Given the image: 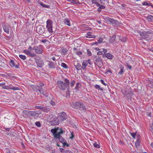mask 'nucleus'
I'll return each instance as SVG.
<instances>
[{
    "mask_svg": "<svg viewBox=\"0 0 153 153\" xmlns=\"http://www.w3.org/2000/svg\"><path fill=\"white\" fill-rule=\"evenodd\" d=\"M95 88L96 89H97L98 90H100L102 91L103 90V88H101L100 86L96 84L95 85Z\"/></svg>",
    "mask_w": 153,
    "mask_h": 153,
    "instance_id": "obj_39",
    "label": "nucleus"
},
{
    "mask_svg": "<svg viewBox=\"0 0 153 153\" xmlns=\"http://www.w3.org/2000/svg\"><path fill=\"white\" fill-rule=\"evenodd\" d=\"M135 144L136 146H138L140 145V143L138 141V140H137V141L135 143Z\"/></svg>",
    "mask_w": 153,
    "mask_h": 153,
    "instance_id": "obj_55",
    "label": "nucleus"
},
{
    "mask_svg": "<svg viewBox=\"0 0 153 153\" xmlns=\"http://www.w3.org/2000/svg\"><path fill=\"white\" fill-rule=\"evenodd\" d=\"M147 19L149 22H153V15H149L147 17Z\"/></svg>",
    "mask_w": 153,
    "mask_h": 153,
    "instance_id": "obj_30",
    "label": "nucleus"
},
{
    "mask_svg": "<svg viewBox=\"0 0 153 153\" xmlns=\"http://www.w3.org/2000/svg\"><path fill=\"white\" fill-rule=\"evenodd\" d=\"M61 134H59V135L58 136H57L56 137H55V138L56 139H58L60 142L63 143L65 141V139L62 137V136H60Z\"/></svg>",
    "mask_w": 153,
    "mask_h": 153,
    "instance_id": "obj_24",
    "label": "nucleus"
},
{
    "mask_svg": "<svg viewBox=\"0 0 153 153\" xmlns=\"http://www.w3.org/2000/svg\"><path fill=\"white\" fill-rule=\"evenodd\" d=\"M117 36L113 35L110 38L109 41L110 42H113L115 40Z\"/></svg>",
    "mask_w": 153,
    "mask_h": 153,
    "instance_id": "obj_25",
    "label": "nucleus"
},
{
    "mask_svg": "<svg viewBox=\"0 0 153 153\" xmlns=\"http://www.w3.org/2000/svg\"><path fill=\"white\" fill-rule=\"evenodd\" d=\"M92 34V33L88 32L86 34V37L89 38H95L96 37V36L95 35H93Z\"/></svg>",
    "mask_w": 153,
    "mask_h": 153,
    "instance_id": "obj_21",
    "label": "nucleus"
},
{
    "mask_svg": "<svg viewBox=\"0 0 153 153\" xmlns=\"http://www.w3.org/2000/svg\"><path fill=\"white\" fill-rule=\"evenodd\" d=\"M41 108L42 110L46 113L50 111V109L49 108H46L42 106Z\"/></svg>",
    "mask_w": 153,
    "mask_h": 153,
    "instance_id": "obj_32",
    "label": "nucleus"
},
{
    "mask_svg": "<svg viewBox=\"0 0 153 153\" xmlns=\"http://www.w3.org/2000/svg\"><path fill=\"white\" fill-rule=\"evenodd\" d=\"M81 86V85L80 83L79 82L77 83L76 84L75 87L74 88V90L77 91H79V88H80Z\"/></svg>",
    "mask_w": 153,
    "mask_h": 153,
    "instance_id": "obj_23",
    "label": "nucleus"
},
{
    "mask_svg": "<svg viewBox=\"0 0 153 153\" xmlns=\"http://www.w3.org/2000/svg\"><path fill=\"white\" fill-rule=\"evenodd\" d=\"M9 64L10 66L11 67H15L16 68H19L18 66L17 65H15L14 61L13 60H11L9 62Z\"/></svg>",
    "mask_w": 153,
    "mask_h": 153,
    "instance_id": "obj_22",
    "label": "nucleus"
},
{
    "mask_svg": "<svg viewBox=\"0 0 153 153\" xmlns=\"http://www.w3.org/2000/svg\"><path fill=\"white\" fill-rule=\"evenodd\" d=\"M97 54L98 55H101L102 54V52L101 51H99L97 52Z\"/></svg>",
    "mask_w": 153,
    "mask_h": 153,
    "instance_id": "obj_63",
    "label": "nucleus"
},
{
    "mask_svg": "<svg viewBox=\"0 0 153 153\" xmlns=\"http://www.w3.org/2000/svg\"><path fill=\"white\" fill-rule=\"evenodd\" d=\"M93 146L96 148H99L100 147V143H97L96 142H95L93 144Z\"/></svg>",
    "mask_w": 153,
    "mask_h": 153,
    "instance_id": "obj_41",
    "label": "nucleus"
},
{
    "mask_svg": "<svg viewBox=\"0 0 153 153\" xmlns=\"http://www.w3.org/2000/svg\"><path fill=\"white\" fill-rule=\"evenodd\" d=\"M138 32L142 36V38L144 39L147 40H148L152 37V35L153 34V32L151 31H144L143 32H140V30H138Z\"/></svg>",
    "mask_w": 153,
    "mask_h": 153,
    "instance_id": "obj_2",
    "label": "nucleus"
},
{
    "mask_svg": "<svg viewBox=\"0 0 153 153\" xmlns=\"http://www.w3.org/2000/svg\"><path fill=\"white\" fill-rule=\"evenodd\" d=\"M95 62L96 63H97V64L98 65H101L102 64V60L100 59V57L98 56L96 57V59H95Z\"/></svg>",
    "mask_w": 153,
    "mask_h": 153,
    "instance_id": "obj_19",
    "label": "nucleus"
},
{
    "mask_svg": "<svg viewBox=\"0 0 153 153\" xmlns=\"http://www.w3.org/2000/svg\"><path fill=\"white\" fill-rule=\"evenodd\" d=\"M105 20L110 22V24L113 25L114 26H116L119 25V24L117 20L109 18L108 17H105Z\"/></svg>",
    "mask_w": 153,
    "mask_h": 153,
    "instance_id": "obj_7",
    "label": "nucleus"
},
{
    "mask_svg": "<svg viewBox=\"0 0 153 153\" xmlns=\"http://www.w3.org/2000/svg\"><path fill=\"white\" fill-rule=\"evenodd\" d=\"M148 85L152 88H153V79H150L148 82Z\"/></svg>",
    "mask_w": 153,
    "mask_h": 153,
    "instance_id": "obj_28",
    "label": "nucleus"
},
{
    "mask_svg": "<svg viewBox=\"0 0 153 153\" xmlns=\"http://www.w3.org/2000/svg\"><path fill=\"white\" fill-rule=\"evenodd\" d=\"M47 120L52 125H57L59 124V121L57 117L53 114L49 115L47 117Z\"/></svg>",
    "mask_w": 153,
    "mask_h": 153,
    "instance_id": "obj_1",
    "label": "nucleus"
},
{
    "mask_svg": "<svg viewBox=\"0 0 153 153\" xmlns=\"http://www.w3.org/2000/svg\"><path fill=\"white\" fill-rule=\"evenodd\" d=\"M35 125L38 127H40L41 126V124L40 123L39 121H36L35 123Z\"/></svg>",
    "mask_w": 153,
    "mask_h": 153,
    "instance_id": "obj_53",
    "label": "nucleus"
},
{
    "mask_svg": "<svg viewBox=\"0 0 153 153\" xmlns=\"http://www.w3.org/2000/svg\"><path fill=\"white\" fill-rule=\"evenodd\" d=\"M88 65V62L87 61H84L82 63V69H85Z\"/></svg>",
    "mask_w": 153,
    "mask_h": 153,
    "instance_id": "obj_33",
    "label": "nucleus"
},
{
    "mask_svg": "<svg viewBox=\"0 0 153 153\" xmlns=\"http://www.w3.org/2000/svg\"><path fill=\"white\" fill-rule=\"evenodd\" d=\"M98 7H99L101 9V10L102 9H104L105 8V7L102 5H101L100 4V6H98Z\"/></svg>",
    "mask_w": 153,
    "mask_h": 153,
    "instance_id": "obj_54",
    "label": "nucleus"
},
{
    "mask_svg": "<svg viewBox=\"0 0 153 153\" xmlns=\"http://www.w3.org/2000/svg\"><path fill=\"white\" fill-rule=\"evenodd\" d=\"M100 81L102 84L103 85H104L106 86L107 84L106 83H105L104 81L103 80L101 79L100 80Z\"/></svg>",
    "mask_w": 153,
    "mask_h": 153,
    "instance_id": "obj_58",
    "label": "nucleus"
},
{
    "mask_svg": "<svg viewBox=\"0 0 153 153\" xmlns=\"http://www.w3.org/2000/svg\"><path fill=\"white\" fill-rule=\"evenodd\" d=\"M6 149L7 150V152L6 153H12L10 151V149L8 148H7Z\"/></svg>",
    "mask_w": 153,
    "mask_h": 153,
    "instance_id": "obj_64",
    "label": "nucleus"
},
{
    "mask_svg": "<svg viewBox=\"0 0 153 153\" xmlns=\"http://www.w3.org/2000/svg\"><path fill=\"white\" fill-rule=\"evenodd\" d=\"M76 55H78L79 57H81L82 53L81 51H78L76 53Z\"/></svg>",
    "mask_w": 153,
    "mask_h": 153,
    "instance_id": "obj_49",
    "label": "nucleus"
},
{
    "mask_svg": "<svg viewBox=\"0 0 153 153\" xmlns=\"http://www.w3.org/2000/svg\"><path fill=\"white\" fill-rule=\"evenodd\" d=\"M52 24V22L51 19H49L46 21V28L50 33H51L53 32Z\"/></svg>",
    "mask_w": 153,
    "mask_h": 153,
    "instance_id": "obj_5",
    "label": "nucleus"
},
{
    "mask_svg": "<svg viewBox=\"0 0 153 153\" xmlns=\"http://www.w3.org/2000/svg\"><path fill=\"white\" fill-rule=\"evenodd\" d=\"M102 40H103L101 38H99L97 40L98 42H96L94 43L95 44H97L98 43H99L100 44L102 42Z\"/></svg>",
    "mask_w": 153,
    "mask_h": 153,
    "instance_id": "obj_47",
    "label": "nucleus"
},
{
    "mask_svg": "<svg viewBox=\"0 0 153 153\" xmlns=\"http://www.w3.org/2000/svg\"><path fill=\"white\" fill-rule=\"evenodd\" d=\"M80 27L81 28H84V27H85V29H82V30L83 31L86 30H91V27H88L87 25L84 24L82 25H81Z\"/></svg>",
    "mask_w": 153,
    "mask_h": 153,
    "instance_id": "obj_20",
    "label": "nucleus"
},
{
    "mask_svg": "<svg viewBox=\"0 0 153 153\" xmlns=\"http://www.w3.org/2000/svg\"><path fill=\"white\" fill-rule=\"evenodd\" d=\"M87 54L89 56H91L92 54L91 51L89 50H87Z\"/></svg>",
    "mask_w": 153,
    "mask_h": 153,
    "instance_id": "obj_51",
    "label": "nucleus"
},
{
    "mask_svg": "<svg viewBox=\"0 0 153 153\" xmlns=\"http://www.w3.org/2000/svg\"><path fill=\"white\" fill-rule=\"evenodd\" d=\"M61 65L62 67L65 69H67L68 68V65L65 63L64 62L61 63Z\"/></svg>",
    "mask_w": 153,
    "mask_h": 153,
    "instance_id": "obj_42",
    "label": "nucleus"
},
{
    "mask_svg": "<svg viewBox=\"0 0 153 153\" xmlns=\"http://www.w3.org/2000/svg\"><path fill=\"white\" fill-rule=\"evenodd\" d=\"M67 51L68 50L66 48H62L61 49V53L62 54L65 55Z\"/></svg>",
    "mask_w": 153,
    "mask_h": 153,
    "instance_id": "obj_36",
    "label": "nucleus"
},
{
    "mask_svg": "<svg viewBox=\"0 0 153 153\" xmlns=\"http://www.w3.org/2000/svg\"><path fill=\"white\" fill-rule=\"evenodd\" d=\"M120 71L118 72V74L120 75H122L124 72L123 70L124 68V67L123 65H120Z\"/></svg>",
    "mask_w": 153,
    "mask_h": 153,
    "instance_id": "obj_27",
    "label": "nucleus"
},
{
    "mask_svg": "<svg viewBox=\"0 0 153 153\" xmlns=\"http://www.w3.org/2000/svg\"><path fill=\"white\" fill-rule=\"evenodd\" d=\"M151 125H152L151 126H150V130L151 131H152L153 130V122L152 123Z\"/></svg>",
    "mask_w": 153,
    "mask_h": 153,
    "instance_id": "obj_62",
    "label": "nucleus"
},
{
    "mask_svg": "<svg viewBox=\"0 0 153 153\" xmlns=\"http://www.w3.org/2000/svg\"><path fill=\"white\" fill-rule=\"evenodd\" d=\"M75 66L77 70H78L80 69L81 67L80 64L79 63H77L76 65H75Z\"/></svg>",
    "mask_w": 153,
    "mask_h": 153,
    "instance_id": "obj_37",
    "label": "nucleus"
},
{
    "mask_svg": "<svg viewBox=\"0 0 153 153\" xmlns=\"http://www.w3.org/2000/svg\"><path fill=\"white\" fill-rule=\"evenodd\" d=\"M92 3L93 4H95L97 7L100 6L99 1H98V0H92Z\"/></svg>",
    "mask_w": 153,
    "mask_h": 153,
    "instance_id": "obj_31",
    "label": "nucleus"
},
{
    "mask_svg": "<svg viewBox=\"0 0 153 153\" xmlns=\"http://www.w3.org/2000/svg\"><path fill=\"white\" fill-rule=\"evenodd\" d=\"M51 131L53 134L54 138L58 136L59 134H62L63 133L62 129L59 128L58 127L57 128L52 129Z\"/></svg>",
    "mask_w": 153,
    "mask_h": 153,
    "instance_id": "obj_4",
    "label": "nucleus"
},
{
    "mask_svg": "<svg viewBox=\"0 0 153 153\" xmlns=\"http://www.w3.org/2000/svg\"><path fill=\"white\" fill-rule=\"evenodd\" d=\"M2 88L5 89L9 90L10 89V87L7 86L3 85L2 86Z\"/></svg>",
    "mask_w": 153,
    "mask_h": 153,
    "instance_id": "obj_52",
    "label": "nucleus"
},
{
    "mask_svg": "<svg viewBox=\"0 0 153 153\" xmlns=\"http://www.w3.org/2000/svg\"><path fill=\"white\" fill-rule=\"evenodd\" d=\"M39 92L46 97H47L48 96V93L46 91L43 90L42 87L41 89L39 91Z\"/></svg>",
    "mask_w": 153,
    "mask_h": 153,
    "instance_id": "obj_16",
    "label": "nucleus"
},
{
    "mask_svg": "<svg viewBox=\"0 0 153 153\" xmlns=\"http://www.w3.org/2000/svg\"><path fill=\"white\" fill-rule=\"evenodd\" d=\"M64 81L66 83V84L67 85V86L69 87L70 83L69 80L65 78L64 79Z\"/></svg>",
    "mask_w": 153,
    "mask_h": 153,
    "instance_id": "obj_43",
    "label": "nucleus"
},
{
    "mask_svg": "<svg viewBox=\"0 0 153 153\" xmlns=\"http://www.w3.org/2000/svg\"><path fill=\"white\" fill-rule=\"evenodd\" d=\"M71 136L70 137V138L71 139H73L74 137L73 132H71Z\"/></svg>",
    "mask_w": 153,
    "mask_h": 153,
    "instance_id": "obj_60",
    "label": "nucleus"
},
{
    "mask_svg": "<svg viewBox=\"0 0 153 153\" xmlns=\"http://www.w3.org/2000/svg\"><path fill=\"white\" fill-rule=\"evenodd\" d=\"M2 26L4 31L5 32L9 33V25L7 24L3 23L2 24Z\"/></svg>",
    "mask_w": 153,
    "mask_h": 153,
    "instance_id": "obj_12",
    "label": "nucleus"
},
{
    "mask_svg": "<svg viewBox=\"0 0 153 153\" xmlns=\"http://www.w3.org/2000/svg\"><path fill=\"white\" fill-rule=\"evenodd\" d=\"M64 23L65 24L68 26H71L70 21L68 19H65L64 21Z\"/></svg>",
    "mask_w": 153,
    "mask_h": 153,
    "instance_id": "obj_29",
    "label": "nucleus"
},
{
    "mask_svg": "<svg viewBox=\"0 0 153 153\" xmlns=\"http://www.w3.org/2000/svg\"><path fill=\"white\" fill-rule=\"evenodd\" d=\"M57 85L58 87L62 90H65L67 88V85L64 82L60 81H58Z\"/></svg>",
    "mask_w": 153,
    "mask_h": 153,
    "instance_id": "obj_9",
    "label": "nucleus"
},
{
    "mask_svg": "<svg viewBox=\"0 0 153 153\" xmlns=\"http://www.w3.org/2000/svg\"><path fill=\"white\" fill-rule=\"evenodd\" d=\"M143 5L150 6L151 7L153 6L150 3H148L146 2H145L142 4Z\"/></svg>",
    "mask_w": 153,
    "mask_h": 153,
    "instance_id": "obj_38",
    "label": "nucleus"
},
{
    "mask_svg": "<svg viewBox=\"0 0 153 153\" xmlns=\"http://www.w3.org/2000/svg\"><path fill=\"white\" fill-rule=\"evenodd\" d=\"M33 50L37 54H41L43 53L42 46L41 45L34 46L33 48Z\"/></svg>",
    "mask_w": 153,
    "mask_h": 153,
    "instance_id": "obj_10",
    "label": "nucleus"
},
{
    "mask_svg": "<svg viewBox=\"0 0 153 153\" xmlns=\"http://www.w3.org/2000/svg\"><path fill=\"white\" fill-rule=\"evenodd\" d=\"M64 149L62 148H61L60 149V150L61 152H63V153H68V152H69L67 150H65L63 151Z\"/></svg>",
    "mask_w": 153,
    "mask_h": 153,
    "instance_id": "obj_50",
    "label": "nucleus"
},
{
    "mask_svg": "<svg viewBox=\"0 0 153 153\" xmlns=\"http://www.w3.org/2000/svg\"><path fill=\"white\" fill-rule=\"evenodd\" d=\"M31 87L34 91L39 92V91L41 89L42 86L37 85H32Z\"/></svg>",
    "mask_w": 153,
    "mask_h": 153,
    "instance_id": "obj_14",
    "label": "nucleus"
},
{
    "mask_svg": "<svg viewBox=\"0 0 153 153\" xmlns=\"http://www.w3.org/2000/svg\"><path fill=\"white\" fill-rule=\"evenodd\" d=\"M48 68L50 69H53L55 68L54 63L52 61H48Z\"/></svg>",
    "mask_w": 153,
    "mask_h": 153,
    "instance_id": "obj_17",
    "label": "nucleus"
},
{
    "mask_svg": "<svg viewBox=\"0 0 153 153\" xmlns=\"http://www.w3.org/2000/svg\"><path fill=\"white\" fill-rule=\"evenodd\" d=\"M63 143L64 146H66L68 147L69 146V145L66 142H65V141L63 142Z\"/></svg>",
    "mask_w": 153,
    "mask_h": 153,
    "instance_id": "obj_56",
    "label": "nucleus"
},
{
    "mask_svg": "<svg viewBox=\"0 0 153 153\" xmlns=\"http://www.w3.org/2000/svg\"><path fill=\"white\" fill-rule=\"evenodd\" d=\"M122 93L124 95H126L128 94V92L125 90H123Z\"/></svg>",
    "mask_w": 153,
    "mask_h": 153,
    "instance_id": "obj_57",
    "label": "nucleus"
},
{
    "mask_svg": "<svg viewBox=\"0 0 153 153\" xmlns=\"http://www.w3.org/2000/svg\"><path fill=\"white\" fill-rule=\"evenodd\" d=\"M35 62L38 67L42 68L44 65V62L42 58L40 57H36L35 58Z\"/></svg>",
    "mask_w": 153,
    "mask_h": 153,
    "instance_id": "obj_6",
    "label": "nucleus"
},
{
    "mask_svg": "<svg viewBox=\"0 0 153 153\" xmlns=\"http://www.w3.org/2000/svg\"><path fill=\"white\" fill-rule=\"evenodd\" d=\"M20 89V88L18 87L13 86L12 87H10V89H11L13 90H19Z\"/></svg>",
    "mask_w": 153,
    "mask_h": 153,
    "instance_id": "obj_40",
    "label": "nucleus"
},
{
    "mask_svg": "<svg viewBox=\"0 0 153 153\" xmlns=\"http://www.w3.org/2000/svg\"><path fill=\"white\" fill-rule=\"evenodd\" d=\"M75 81L74 80H72L70 83L71 86L72 87H73L75 84Z\"/></svg>",
    "mask_w": 153,
    "mask_h": 153,
    "instance_id": "obj_48",
    "label": "nucleus"
},
{
    "mask_svg": "<svg viewBox=\"0 0 153 153\" xmlns=\"http://www.w3.org/2000/svg\"><path fill=\"white\" fill-rule=\"evenodd\" d=\"M31 50H33V48H32L31 46H29L28 48V50H24L23 51V52L31 57L35 56H36V54L34 53H32L30 51Z\"/></svg>",
    "mask_w": 153,
    "mask_h": 153,
    "instance_id": "obj_8",
    "label": "nucleus"
},
{
    "mask_svg": "<svg viewBox=\"0 0 153 153\" xmlns=\"http://www.w3.org/2000/svg\"><path fill=\"white\" fill-rule=\"evenodd\" d=\"M67 1L73 4H76L77 0H67Z\"/></svg>",
    "mask_w": 153,
    "mask_h": 153,
    "instance_id": "obj_45",
    "label": "nucleus"
},
{
    "mask_svg": "<svg viewBox=\"0 0 153 153\" xmlns=\"http://www.w3.org/2000/svg\"><path fill=\"white\" fill-rule=\"evenodd\" d=\"M102 56L103 58L106 57L108 59H112L114 57L113 55L110 53L103 54Z\"/></svg>",
    "mask_w": 153,
    "mask_h": 153,
    "instance_id": "obj_15",
    "label": "nucleus"
},
{
    "mask_svg": "<svg viewBox=\"0 0 153 153\" xmlns=\"http://www.w3.org/2000/svg\"><path fill=\"white\" fill-rule=\"evenodd\" d=\"M130 134L133 138H134V139L135 138V137L136 135V132H135V133L130 132Z\"/></svg>",
    "mask_w": 153,
    "mask_h": 153,
    "instance_id": "obj_46",
    "label": "nucleus"
},
{
    "mask_svg": "<svg viewBox=\"0 0 153 153\" xmlns=\"http://www.w3.org/2000/svg\"><path fill=\"white\" fill-rule=\"evenodd\" d=\"M31 116L33 117H37L40 114L41 112L38 111H31Z\"/></svg>",
    "mask_w": 153,
    "mask_h": 153,
    "instance_id": "obj_18",
    "label": "nucleus"
},
{
    "mask_svg": "<svg viewBox=\"0 0 153 153\" xmlns=\"http://www.w3.org/2000/svg\"><path fill=\"white\" fill-rule=\"evenodd\" d=\"M42 106H36L35 107L37 109H39L41 110Z\"/></svg>",
    "mask_w": 153,
    "mask_h": 153,
    "instance_id": "obj_61",
    "label": "nucleus"
},
{
    "mask_svg": "<svg viewBox=\"0 0 153 153\" xmlns=\"http://www.w3.org/2000/svg\"><path fill=\"white\" fill-rule=\"evenodd\" d=\"M117 36L119 38V40L123 42H125L126 41V39L125 37H123L121 36L118 35H117Z\"/></svg>",
    "mask_w": 153,
    "mask_h": 153,
    "instance_id": "obj_26",
    "label": "nucleus"
},
{
    "mask_svg": "<svg viewBox=\"0 0 153 153\" xmlns=\"http://www.w3.org/2000/svg\"><path fill=\"white\" fill-rule=\"evenodd\" d=\"M19 56L21 59H22L23 60H25L26 59V57L25 55H19Z\"/></svg>",
    "mask_w": 153,
    "mask_h": 153,
    "instance_id": "obj_44",
    "label": "nucleus"
},
{
    "mask_svg": "<svg viewBox=\"0 0 153 153\" xmlns=\"http://www.w3.org/2000/svg\"><path fill=\"white\" fill-rule=\"evenodd\" d=\"M31 111L24 110L22 113L23 116L24 117L31 116Z\"/></svg>",
    "mask_w": 153,
    "mask_h": 153,
    "instance_id": "obj_13",
    "label": "nucleus"
},
{
    "mask_svg": "<svg viewBox=\"0 0 153 153\" xmlns=\"http://www.w3.org/2000/svg\"><path fill=\"white\" fill-rule=\"evenodd\" d=\"M72 106L76 109H78L81 110L85 111L86 108L85 106L83 103L81 102H77L73 103L72 104Z\"/></svg>",
    "mask_w": 153,
    "mask_h": 153,
    "instance_id": "obj_3",
    "label": "nucleus"
},
{
    "mask_svg": "<svg viewBox=\"0 0 153 153\" xmlns=\"http://www.w3.org/2000/svg\"><path fill=\"white\" fill-rule=\"evenodd\" d=\"M50 103L52 105H55V103L53 101L51 100L50 101Z\"/></svg>",
    "mask_w": 153,
    "mask_h": 153,
    "instance_id": "obj_59",
    "label": "nucleus"
},
{
    "mask_svg": "<svg viewBox=\"0 0 153 153\" xmlns=\"http://www.w3.org/2000/svg\"><path fill=\"white\" fill-rule=\"evenodd\" d=\"M39 4L40 5H41V6H42V7H45V8H49V6L46 5L45 4H44L42 3V2L41 1L39 2Z\"/></svg>",
    "mask_w": 153,
    "mask_h": 153,
    "instance_id": "obj_35",
    "label": "nucleus"
},
{
    "mask_svg": "<svg viewBox=\"0 0 153 153\" xmlns=\"http://www.w3.org/2000/svg\"><path fill=\"white\" fill-rule=\"evenodd\" d=\"M98 1H99L100 4H101L104 5H105L107 4V2L106 0H98Z\"/></svg>",
    "mask_w": 153,
    "mask_h": 153,
    "instance_id": "obj_34",
    "label": "nucleus"
},
{
    "mask_svg": "<svg viewBox=\"0 0 153 153\" xmlns=\"http://www.w3.org/2000/svg\"><path fill=\"white\" fill-rule=\"evenodd\" d=\"M58 116L59 119L61 121L65 120L67 118V116L64 112L58 113Z\"/></svg>",
    "mask_w": 153,
    "mask_h": 153,
    "instance_id": "obj_11",
    "label": "nucleus"
}]
</instances>
